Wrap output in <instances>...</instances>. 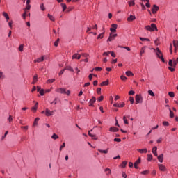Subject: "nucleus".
Segmentation results:
<instances>
[{"label":"nucleus","mask_w":178,"mask_h":178,"mask_svg":"<svg viewBox=\"0 0 178 178\" xmlns=\"http://www.w3.org/2000/svg\"><path fill=\"white\" fill-rule=\"evenodd\" d=\"M152 49L154 51L157 58H159V59H161V61L163 63H165V58H163V54H162V51H161V49H159V48L158 47L156 49Z\"/></svg>","instance_id":"obj_1"},{"label":"nucleus","mask_w":178,"mask_h":178,"mask_svg":"<svg viewBox=\"0 0 178 178\" xmlns=\"http://www.w3.org/2000/svg\"><path fill=\"white\" fill-rule=\"evenodd\" d=\"M145 30H147V31H158V27H156V24H152L151 26L147 25L145 27Z\"/></svg>","instance_id":"obj_2"},{"label":"nucleus","mask_w":178,"mask_h":178,"mask_svg":"<svg viewBox=\"0 0 178 178\" xmlns=\"http://www.w3.org/2000/svg\"><path fill=\"white\" fill-rule=\"evenodd\" d=\"M56 92H58L59 94H66L67 95H70V90H66L65 88H60L56 89Z\"/></svg>","instance_id":"obj_3"},{"label":"nucleus","mask_w":178,"mask_h":178,"mask_svg":"<svg viewBox=\"0 0 178 178\" xmlns=\"http://www.w3.org/2000/svg\"><path fill=\"white\" fill-rule=\"evenodd\" d=\"M136 104H143V96L141 95H136L135 97Z\"/></svg>","instance_id":"obj_4"},{"label":"nucleus","mask_w":178,"mask_h":178,"mask_svg":"<svg viewBox=\"0 0 178 178\" xmlns=\"http://www.w3.org/2000/svg\"><path fill=\"white\" fill-rule=\"evenodd\" d=\"M116 37H118V34H112V32H111L107 41H113Z\"/></svg>","instance_id":"obj_5"},{"label":"nucleus","mask_w":178,"mask_h":178,"mask_svg":"<svg viewBox=\"0 0 178 178\" xmlns=\"http://www.w3.org/2000/svg\"><path fill=\"white\" fill-rule=\"evenodd\" d=\"M159 10V7L156 5H153V7L152 8V13H153V15H155V13H156L157 11Z\"/></svg>","instance_id":"obj_6"},{"label":"nucleus","mask_w":178,"mask_h":178,"mask_svg":"<svg viewBox=\"0 0 178 178\" xmlns=\"http://www.w3.org/2000/svg\"><path fill=\"white\" fill-rule=\"evenodd\" d=\"M140 163H141V158L140 157H139L138 159V160L134 164L135 169H138V165H140Z\"/></svg>","instance_id":"obj_7"},{"label":"nucleus","mask_w":178,"mask_h":178,"mask_svg":"<svg viewBox=\"0 0 178 178\" xmlns=\"http://www.w3.org/2000/svg\"><path fill=\"white\" fill-rule=\"evenodd\" d=\"M111 27L110 29V31H111V33H116V29H118V24H113L111 25Z\"/></svg>","instance_id":"obj_8"},{"label":"nucleus","mask_w":178,"mask_h":178,"mask_svg":"<svg viewBox=\"0 0 178 178\" xmlns=\"http://www.w3.org/2000/svg\"><path fill=\"white\" fill-rule=\"evenodd\" d=\"M158 167L161 172H166V166L163 165V164H158Z\"/></svg>","instance_id":"obj_9"},{"label":"nucleus","mask_w":178,"mask_h":178,"mask_svg":"<svg viewBox=\"0 0 178 178\" xmlns=\"http://www.w3.org/2000/svg\"><path fill=\"white\" fill-rule=\"evenodd\" d=\"M96 101L97 99H95V97H92V99L89 101V106H94V104H95Z\"/></svg>","instance_id":"obj_10"},{"label":"nucleus","mask_w":178,"mask_h":178,"mask_svg":"<svg viewBox=\"0 0 178 178\" xmlns=\"http://www.w3.org/2000/svg\"><path fill=\"white\" fill-rule=\"evenodd\" d=\"M52 115H54V111H51V110L47 108L46 111H45V115L46 116H52Z\"/></svg>","instance_id":"obj_11"},{"label":"nucleus","mask_w":178,"mask_h":178,"mask_svg":"<svg viewBox=\"0 0 178 178\" xmlns=\"http://www.w3.org/2000/svg\"><path fill=\"white\" fill-rule=\"evenodd\" d=\"M81 55L79 54V53H75L72 57V59H81Z\"/></svg>","instance_id":"obj_12"},{"label":"nucleus","mask_w":178,"mask_h":178,"mask_svg":"<svg viewBox=\"0 0 178 178\" xmlns=\"http://www.w3.org/2000/svg\"><path fill=\"white\" fill-rule=\"evenodd\" d=\"M44 56H42V57L34 60V63H40V62H44Z\"/></svg>","instance_id":"obj_13"},{"label":"nucleus","mask_w":178,"mask_h":178,"mask_svg":"<svg viewBox=\"0 0 178 178\" xmlns=\"http://www.w3.org/2000/svg\"><path fill=\"white\" fill-rule=\"evenodd\" d=\"M109 131H112L113 133H116L117 131H119V129H118L115 127H111L109 129Z\"/></svg>","instance_id":"obj_14"},{"label":"nucleus","mask_w":178,"mask_h":178,"mask_svg":"<svg viewBox=\"0 0 178 178\" xmlns=\"http://www.w3.org/2000/svg\"><path fill=\"white\" fill-rule=\"evenodd\" d=\"M157 149H158V147H156V146L152 148V154L154 155V156H158V153L156 152Z\"/></svg>","instance_id":"obj_15"},{"label":"nucleus","mask_w":178,"mask_h":178,"mask_svg":"<svg viewBox=\"0 0 178 178\" xmlns=\"http://www.w3.org/2000/svg\"><path fill=\"white\" fill-rule=\"evenodd\" d=\"M157 159H158L159 162L162 163L163 162V154H161L159 156H158Z\"/></svg>","instance_id":"obj_16"},{"label":"nucleus","mask_w":178,"mask_h":178,"mask_svg":"<svg viewBox=\"0 0 178 178\" xmlns=\"http://www.w3.org/2000/svg\"><path fill=\"white\" fill-rule=\"evenodd\" d=\"M137 151L140 152V154H147V152H148L147 149H138Z\"/></svg>","instance_id":"obj_17"},{"label":"nucleus","mask_w":178,"mask_h":178,"mask_svg":"<svg viewBox=\"0 0 178 178\" xmlns=\"http://www.w3.org/2000/svg\"><path fill=\"white\" fill-rule=\"evenodd\" d=\"M173 45L175 47V52L177 51L178 49V41L177 40H174L173 41Z\"/></svg>","instance_id":"obj_18"},{"label":"nucleus","mask_w":178,"mask_h":178,"mask_svg":"<svg viewBox=\"0 0 178 178\" xmlns=\"http://www.w3.org/2000/svg\"><path fill=\"white\" fill-rule=\"evenodd\" d=\"M134 20H136V16L134 15H130L127 18V22H133Z\"/></svg>","instance_id":"obj_19"},{"label":"nucleus","mask_w":178,"mask_h":178,"mask_svg":"<svg viewBox=\"0 0 178 178\" xmlns=\"http://www.w3.org/2000/svg\"><path fill=\"white\" fill-rule=\"evenodd\" d=\"M3 16L6 18V22H8L9 20V15H8V13L6 12H3L2 13Z\"/></svg>","instance_id":"obj_20"},{"label":"nucleus","mask_w":178,"mask_h":178,"mask_svg":"<svg viewBox=\"0 0 178 178\" xmlns=\"http://www.w3.org/2000/svg\"><path fill=\"white\" fill-rule=\"evenodd\" d=\"M98 151L99 152H100V154H108L109 151V148H107L106 150H102L101 149H99Z\"/></svg>","instance_id":"obj_21"},{"label":"nucleus","mask_w":178,"mask_h":178,"mask_svg":"<svg viewBox=\"0 0 178 178\" xmlns=\"http://www.w3.org/2000/svg\"><path fill=\"white\" fill-rule=\"evenodd\" d=\"M38 81V76L36 74L33 76V81L32 82V84H35Z\"/></svg>","instance_id":"obj_22"},{"label":"nucleus","mask_w":178,"mask_h":178,"mask_svg":"<svg viewBox=\"0 0 178 178\" xmlns=\"http://www.w3.org/2000/svg\"><path fill=\"white\" fill-rule=\"evenodd\" d=\"M135 1H136V0H130V1L128 2L129 6H134V5H136Z\"/></svg>","instance_id":"obj_23"},{"label":"nucleus","mask_w":178,"mask_h":178,"mask_svg":"<svg viewBox=\"0 0 178 178\" xmlns=\"http://www.w3.org/2000/svg\"><path fill=\"white\" fill-rule=\"evenodd\" d=\"M146 49H147V46H144L143 47L141 48L140 52L141 56H143V54L145 52Z\"/></svg>","instance_id":"obj_24"},{"label":"nucleus","mask_w":178,"mask_h":178,"mask_svg":"<svg viewBox=\"0 0 178 178\" xmlns=\"http://www.w3.org/2000/svg\"><path fill=\"white\" fill-rule=\"evenodd\" d=\"M38 108V102H37L34 106L32 107L33 112H35Z\"/></svg>","instance_id":"obj_25"},{"label":"nucleus","mask_w":178,"mask_h":178,"mask_svg":"<svg viewBox=\"0 0 178 178\" xmlns=\"http://www.w3.org/2000/svg\"><path fill=\"white\" fill-rule=\"evenodd\" d=\"M47 17H49V19L51 21V22H55V17L52 15H51V14H48L47 15Z\"/></svg>","instance_id":"obj_26"},{"label":"nucleus","mask_w":178,"mask_h":178,"mask_svg":"<svg viewBox=\"0 0 178 178\" xmlns=\"http://www.w3.org/2000/svg\"><path fill=\"white\" fill-rule=\"evenodd\" d=\"M108 84H109V80L102 82L101 86L104 87V86H108Z\"/></svg>","instance_id":"obj_27"},{"label":"nucleus","mask_w":178,"mask_h":178,"mask_svg":"<svg viewBox=\"0 0 178 178\" xmlns=\"http://www.w3.org/2000/svg\"><path fill=\"white\" fill-rule=\"evenodd\" d=\"M125 74L127 76H128V77H130V76H134V74H133V72H131V71H127L125 72Z\"/></svg>","instance_id":"obj_28"},{"label":"nucleus","mask_w":178,"mask_h":178,"mask_svg":"<svg viewBox=\"0 0 178 178\" xmlns=\"http://www.w3.org/2000/svg\"><path fill=\"white\" fill-rule=\"evenodd\" d=\"M61 8H63V12H65L67 9V6L65 3H61Z\"/></svg>","instance_id":"obj_29"},{"label":"nucleus","mask_w":178,"mask_h":178,"mask_svg":"<svg viewBox=\"0 0 178 178\" xmlns=\"http://www.w3.org/2000/svg\"><path fill=\"white\" fill-rule=\"evenodd\" d=\"M51 105H56L58 104V97H56L53 102H50Z\"/></svg>","instance_id":"obj_30"},{"label":"nucleus","mask_w":178,"mask_h":178,"mask_svg":"<svg viewBox=\"0 0 178 178\" xmlns=\"http://www.w3.org/2000/svg\"><path fill=\"white\" fill-rule=\"evenodd\" d=\"M40 120V118H36L35 119V121H34V122H33V127L34 126H37V124H38L37 122H38Z\"/></svg>","instance_id":"obj_31"},{"label":"nucleus","mask_w":178,"mask_h":178,"mask_svg":"<svg viewBox=\"0 0 178 178\" xmlns=\"http://www.w3.org/2000/svg\"><path fill=\"white\" fill-rule=\"evenodd\" d=\"M168 65L169 66H170L171 67H175V64L173 63V61L172 60H169L168 61Z\"/></svg>","instance_id":"obj_32"},{"label":"nucleus","mask_w":178,"mask_h":178,"mask_svg":"<svg viewBox=\"0 0 178 178\" xmlns=\"http://www.w3.org/2000/svg\"><path fill=\"white\" fill-rule=\"evenodd\" d=\"M51 138H53V140H58V138H59V136H58V135H56V134H54L51 136Z\"/></svg>","instance_id":"obj_33"},{"label":"nucleus","mask_w":178,"mask_h":178,"mask_svg":"<svg viewBox=\"0 0 178 178\" xmlns=\"http://www.w3.org/2000/svg\"><path fill=\"white\" fill-rule=\"evenodd\" d=\"M123 120L125 124H129V121L127 120V118L126 116L123 117Z\"/></svg>","instance_id":"obj_34"},{"label":"nucleus","mask_w":178,"mask_h":178,"mask_svg":"<svg viewBox=\"0 0 178 178\" xmlns=\"http://www.w3.org/2000/svg\"><path fill=\"white\" fill-rule=\"evenodd\" d=\"M148 94L151 95V97H155V93L151 90H148Z\"/></svg>","instance_id":"obj_35"},{"label":"nucleus","mask_w":178,"mask_h":178,"mask_svg":"<svg viewBox=\"0 0 178 178\" xmlns=\"http://www.w3.org/2000/svg\"><path fill=\"white\" fill-rule=\"evenodd\" d=\"M147 161H149V162L152 161V154H147Z\"/></svg>","instance_id":"obj_36"},{"label":"nucleus","mask_w":178,"mask_h":178,"mask_svg":"<svg viewBox=\"0 0 178 178\" xmlns=\"http://www.w3.org/2000/svg\"><path fill=\"white\" fill-rule=\"evenodd\" d=\"M105 172H107L106 175H111L112 173V171L108 168L105 169Z\"/></svg>","instance_id":"obj_37"},{"label":"nucleus","mask_w":178,"mask_h":178,"mask_svg":"<svg viewBox=\"0 0 178 178\" xmlns=\"http://www.w3.org/2000/svg\"><path fill=\"white\" fill-rule=\"evenodd\" d=\"M104 34H105V31L103 32V33L99 34V35L97 36V40H99V38H104Z\"/></svg>","instance_id":"obj_38"},{"label":"nucleus","mask_w":178,"mask_h":178,"mask_svg":"<svg viewBox=\"0 0 178 178\" xmlns=\"http://www.w3.org/2000/svg\"><path fill=\"white\" fill-rule=\"evenodd\" d=\"M8 133H9V131H6L4 136H3L1 137V141H3V140H5V137H6V136H8Z\"/></svg>","instance_id":"obj_39"},{"label":"nucleus","mask_w":178,"mask_h":178,"mask_svg":"<svg viewBox=\"0 0 178 178\" xmlns=\"http://www.w3.org/2000/svg\"><path fill=\"white\" fill-rule=\"evenodd\" d=\"M54 81H55V79H49L47 80V83L48 84H52V83H54Z\"/></svg>","instance_id":"obj_40"},{"label":"nucleus","mask_w":178,"mask_h":178,"mask_svg":"<svg viewBox=\"0 0 178 178\" xmlns=\"http://www.w3.org/2000/svg\"><path fill=\"white\" fill-rule=\"evenodd\" d=\"M170 111V118H175V113H173V111H172L171 109H169Z\"/></svg>","instance_id":"obj_41"},{"label":"nucleus","mask_w":178,"mask_h":178,"mask_svg":"<svg viewBox=\"0 0 178 178\" xmlns=\"http://www.w3.org/2000/svg\"><path fill=\"white\" fill-rule=\"evenodd\" d=\"M148 173H149V170H148L141 172V175H148Z\"/></svg>","instance_id":"obj_42"},{"label":"nucleus","mask_w":178,"mask_h":178,"mask_svg":"<svg viewBox=\"0 0 178 178\" xmlns=\"http://www.w3.org/2000/svg\"><path fill=\"white\" fill-rule=\"evenodd\" d=\"M95 70L96 72H101V70H102V68L101 67H95Z\"/></svg>","instance_id":"obj_43"},{"label":"nucleus","mask_w":178,"mask_h":178,"mask_svg":"<svg viewBox=\"0 0 178 178\" xmlns=\"http://www.w3.org/2000/svg\"><path fill=\"white\" fill-rule=\"evenodd\" d=\"M169 97H171V98H173L175 97V92H168Z\"/></svg>","instance_id":"obj_44"},{"label":"nucleus","mask_w":178,"mask_h":178,"mask_svg":"<svg viewBox=\"0 0 178 178\" xmlns=\"http://www.w3.org/2000/svg\"><path fill=\"white\" fill-rule=\"evenodd\" d=\"M120 79L122 80V81H126V80H127V77L124 76V75H122Z\"/></svg>","instance_id":"obj_45"},{"label":"nucleus","mask_w":178,"mask_h":178,"mask_svg":"<svg viewBox=\"0 0 178 178\" xmlns=\"http://www.w3.org/2000/svg\"><path fill=\"white\" fill-rule=\"evenodd\" d=\"M31 8V6H30V4H26V8H25V10H30Z\"/></svg>","instance_id":"obj_46"},{"label":"nucleus","mask_w":178,"mask_h":178,"mask_svg":"<svg viewBox=\"0 0 178 178\" xmlns=\"http://www.w3.org/2000/svg\"><path fill=\"white\" fill-rule=\"evenodd\" d=\"M81 56L83 57V58H88V56H90V55L87 53H83L81 54Z\"/></svg>","instance_id":"obj_47"},{"label":"nucleus","mask_w":178,"mask_h":178,"mask_svg":"<svg viewBox=\"0 0 178 178\" xmlns=\"http://www.w3.org/2000/svg\"><path fill=\"white\" fill-rule=\"evenodd\" d=\"M90 137L92 140H98V137H97V136L95 135H90Z\"/></svg>","instance_id":"obj_48"},{"label":"nucleus","mask_w":178,"mask_h":178,"mask_svg":"<svg viewBox=\"0 0 178 178\" xmlns=\"http://www.w3.org/2000/svg\"><path fill=\"white\" fill-rule=\"evenodd\" d=\"M129 101L131 104H134V98L133 97H129Z\"/></svg>","instance_id":"obj_49"},{"label":"nucleus","mask_w":178,"mask_h":178,"mask_svg":"<svg viewBox=\"0 0 178 178\" xmlns=\"http://www.w3.org/2000/svg\"><path fill=\"white\" fill-rule=\"evenodd\" d=\"M127 165V161H123L121 166L122 168H126Z\"/></svg>","instance_id":"obj_50"},{"label":"nucleus","mask_w":178,"mask_h":178,"mask_svg":"<svg viewBox=\"0 0 178 178\" xmlns=\"http://www.w3.org/2000/svg\"><path fill=\"white\" fill-rule=\"evenodd\" d=\"M40 9L42 11L45 10V6H44V3L40 4Z\"/></svg>","instance_id":"obj_51"},{"label":"nucleus","mask_w":178,"mask_h":178,"mask_svg":"<svg viewBox=\"0 0 178 178\" xmlns=\"http://www.w3.org/2000/svg\"><path fill=\"white\" fill-rule=\"evenodd\" d=\"M23 48H24V45L21 44L19 47V51H20V52H23Z\"/></svg>","instance_id":"obj_52"},{"label":"nucleus","mask_w":178,"mask_h":178,"mask_svg":"<svg viewBox=\"0 0 178 178\" xmlns=\"http://www.w3.org/2000/svg\"><path fill=\"white\" fill-rule=\"evenodd\" d=\"M26 16H27V12L25 11L24 13L22 15V17L24 20H26Z\"/></svg>","instance_id":"obj_53"},{"label":"nucleus","mask_w":178,"mask_h":178,"mask_svg":"<svg viewBox=\"0 0 178 178\" xmlns=\"http://www.w3.org/2000/svg\"><path fill=\"white\" fill-rule=\"evenodd\" d=\"M136 94V92L134 90H131L129 92V95H134Z\"/></svg>","instance_id":"obj_54"},{"label":"nucleus","mask_w":178,"mask_h":178,"mask_svg":"<svg viewBox=\"0 0 178 178\" xmlns=\"http://www.w3.org/2000/svg\"><path fill=\"white\" fill-rule=\"evenodd\" d=\"M97 93L99 95H101V88H98L97 89Z\"/></svg>","instance_id":"obj_55"},{"label":"nucleus","mask_w":178,"mask_h":178,"mask_svg":"<svg viewBox=\"0 0 178 178\" xmlns=\"http://www.w3.org/2000/svg\"><path fill=\"white\" fill-rule=\"evenodd\" d=\"M8 120L10 123L13 120V118H12V115H9V118H8Z\"/></svg>","instance_id":"obj_56"},{"label":"nucleus","mask_w":178,"mask_h":178,"mask_svg":"<svg viewBox=\"0 0 178 178\" xmlns=\"http://www.w3.org/2000/svg\"><path fill=\"white\" fill-rule=\"evenodd\" d=\"M154 44H155V45H156V46L159 45V39L156 40L154 41Z\"/></svg>","instance_id":"obj_57"},{"label":"nucleus","mask_w":178,"mask_h":178,"mask_svg":"<svg viewBox=\"0 0 178 178\" xmlns=\"http://www.w3.org/2000/svg\"><path fill=\"white\" fill-rule=\"evenodd\" d=\"M109 54H111V51L104 52V53H103V56H108L109 55Z\"/></svg>","instance_id":"obj_58"},{"label":"nucleus","mask_w":178,"mask_h":178,"mask_svg":"<svg viewBox=\"0 0 178 178\" xmlns=\"http://www.w3.org/2000/svg\"><path fill=\"white\" fill-rule=\"evenodd\" d=\"M163 124L164 126H169V122L168 121H164V122H163Z\"/></svg>","instance_id":"obj_59"},{"label":"nucleus","mask_w":178,"mask_h":178,"mask_svg":"<svg viewBox=\"0 0 178 178\" xmlns=\"http://www.w3.org/2000/svg\"><path fill=\"white\" fill-rule=\"evenodd\" d=\"M103 100H104V96H100V97L98 98L99 102H101V101H103Z\"/></svg>","instance_id":"obj_60"},{"label":"nucleus","mask_w":178,"mask_h":178,"mask_svg":"<svg viewBox=\"0 0 178 178\" xmlns=\"http://www.w3.org/2000/svg\"><path fill=\"white\" fill-rule=\"evenodd\" d=\"M3 77H5V76H3V72H0V79H3Z\"/></svg>","instance_id":"obj_61"},{"label":"nucleus","mask_w":178,"mask_h":178,"mask_svg":"<svg viewBox=\"0 0 178 178\" xmlns=\"http://www.w3.org/2000/svg\"><path fill=\"white\" fill-rule=\"evenodd\" d=\"M65 69L70 70V72H73V68H72V67H67Z\"/></svg>","instance_id":"obj_62"},{"label":"nucleus","mask_w":178,"mask_h":178,"mask_svg":"<svg viewBox=\"0 0 178 178\" xmlns=\"http://www.w3.org/2000/svg\"><path fill=\"white\" fill-rule=\"evenodd\" d=\"M40 95L43 96L44 95V89H41L40 91L39 92Z\"/></svg>","instance_id":"obj_63"},{"label":"nucleus","mask_w":178,"mask_h":178,"mask_svg":"<svg viewBox=\"0 0 178 178\" xmlns=\"http://www.w3.org/2000/svg\"><path fill=\"white\" fill-rule=\"evenodd\" d=\"M92 76H94V74H89V80L91 81V80H92Z\"/></svg>","instance_id":"obj_64"}]
</instances>
